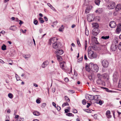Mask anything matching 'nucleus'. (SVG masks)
Listing matches in <instances>:
<instances>
[{"mask_svg":"<svg viewBox=\"0 0 121 121\" xmlns=\"http://www.w3.org/2000/svg\"><path fill=\"white\" fill-rule=\"evenodd\" d=\"M89 67L91 70L92 71L97 72L99 70L98 66L96 64H94L92 63H91L89 64Z\"/></svg>","mask_w":121,"mask_h":121,"instance_id":"1","label":"nucleus"},{"mask_svg":"<svg viewBox=\"0 0 121 121\" xmlns=\"http://www.w3.org/2000/svg\"><path fill=\"white\" fill-rule=\"evenodd\" d=\"M88 57L91 59L96 58V55L95 53L93 51L90 50L88 51Z\"/></svg>","mask_w":121,"mask_h":121,"instance_id":"2","label":"nucleus"},{"mask_svg":"<svg viewBox=\"0 0 121 121\" xmlns=\"http://www.w3.org/2000/svg\"><path fill=\"white\" fill-rule=\"evenodd\" d=\"M117 43L118 41L117 40L115 39L113 40V43L112 44L111 47V50L115 51L116 50L117 48V46L116 44V43Z\"/></svg>","mask_w":121,"mask_h":121,"instance_id":"3","label":"nucleus"},{"mask_svg":"<svg viewBox=\"0 0 121 121\" xmlns=\"http://www.w3.org/2000/svg\"><path fill=\"white\" fill-rule=\"evenodd\" d=\"M102 64L103 67L105 68L108 67L109 65L108 61L105 59H104L102 61Z\"/></svg>","mask_w":121,"mask_h":121,"instance_id":"4","label":"nucleus"},{"mask_svg":"<svg viewBox=\"0 0 121 121\" xmlns=\"http://www.w3.org/2000/svg\"><path fill=\"white\" fill-rule=\"evenodd\" d=\"M92 34L94 36L97 35L99 32V30L98 28H94L92 30Z\"/></svg>","mask_w":121,"mask_h":121,"instance_id":"5","label":"nucleus"},{"mask_svg":"<svg viewBox=\"0 0 121 121\" xmlns=\"http://www.w3.org/2000/svg\"><path fill=\"white\" fill-rule=\"evenodd\" d=\"M60 43H57V42L54 43L52 44L53 48L56 49H60L61 47L60 46Z\"/></svg>","mask_w":121,"mask_h":121,"instance_id":"6","label":"nucleus"},{"mask_svg":"<svg viewBox=\"0 0 121 121\" xmlns=\"http://www.w3.org/2000/svg\"><path fill=\"white\" fill-rule=\"evenodd\" d=\"M115 4L114 2H110L108 5L109 8L110 9H114L115 7Z\"/></svg>","mask_w":121,"mask_h":121,"instance_id":"7","label":"nucleus"},{"mask_svg":"<svg viewBox=\"0 0 121 121\" xmlns=\"http://www.w3.org/2000/svg\"><path fill=\"white\" fill-rule=\"evenodd\" d=\"M57 40V39L56 37H54L51 38L49 39V44L51 45V43L53 44L55 42H56V41Z\"/></svg>","mask_w":121,"mask_h":121,"instance_id":"8","label":"nucleus"},{"mask_svg":"<svg viewBox=\"0 0 121 121\" xmlns=\"http://www.w3.org/2000/svg\"><path fill=\"white\" fill-rule=\"evenodd\" d=\"M64 52L62 50H59L58 49L57 51H56L55 53L56 54V55H60L62 54Z\"/></svg>","mask_w":121,"mask_h":121,"instance_id":"9","label":"nucleus"},{"mask_svg":"<svg viewBox=\"0 0 121 121\" xmlns=\"http://www.w3.org/2000/svg\"><path fill=\"white\" fill-rule=\"evenodd\" d=\"M121 30V24H119L117 26L116 30V32L117 33H119Z\"/></svg>","mask_w":121,"mask_h":121,"instance_id":"10","label":"nucleus"},{"mask_svg":"<svg viewBox=\"0 0 121 121\" xmlns=\"http://www.w3.org/2000/svg\"><path fill=\"white\" fill-rule=\"evenodd\" d=\"M109 26L111 28H114L116 26V24L115 22L113 21H112L110 22L109 24Z\"/></svg>","mask_w":121,"mask_h":121,"instance_id":"11","label":"nucleus"},{"mask_svg":"<svg viewBox=\"0 0 121 121\" xmlns=\"http://www.w3.org/2000/svg\"><path fill=\"white\" fill-rule=\"evenodd\" d=\"M94 17L92 15L90 16L87 18V20L89 22L93 21L94 20Z\"/></svg>","mask_w":121,"mask_h":121,"instance_id":"12","label":"nucleus"},{"mask_svg":"<svg viewBox=\"0 0 121 121\" xmlns=\"http://www.w3.org/2000/svg\"><path fill=\"white\" fill-rule=\"evenodd\" d=\"M96 82L99 85H103L104 82L101 79H98L96 81Z\"/></svg>","mask_w":121,"mask_h":121,"instance_id":"13","label":"nucleus"},{"mask_svg":"<svg viewBox=\"0 0 121 121\" xmlns=\"http://www.w3.org/2000/svg\"><path fill=\"white\" fill-rule=\"evenodd\" d=\"M48 64V61H46L43 63L41 65V67L44 68L46 67Z\"/></svg>","mask_w":121,"mask_h":121,"instance_id":"14","label":"nucleus"},{"mask_svg":"<svg viewBox=\"0 0 121 121\" xmlns=\"http://www.w3.org/2000/svg\"><path fill=\"white\" fill-rule=\"evenodd\" d=\"M121 9V4H117L115 8V10L118 11Z\"/></svg>","mask_w":121,"mask_h":121,"instance_id":"15","label":"nucleus"},{"mask_svg":"<svg viewBox=\"0 0 121 121\" xmlns=\"http://www.w3.org/2000/svg\"><path fill=\"white\" fill-rule=\"evenodd\" d=\"M106 114L107 118H109L111 117V116L110 115V111L108 110L106 112Z\"/></svg>","mask_w":121,"mask_h":121,"instance_id":"16","label":"nucleus"},{"mask_svg":"<svg viewBox=\"0 0 121 121\" xmlns=\"http://www.w3.org/2000/svg\"><path fill=\"white\" fill-rule=\"evenodd\" d=\"M100 96L99 95H96L94 96V99L96 100H100Z\"/></svg>","mask_w":121,"mask_h":121,"instance_id":"17","label":"nucleus"},{"mask_svg":"<svg viewBox=\"0 0 121 121\" xmlns=\"http://www.w3.org/2000/svg\"><path fill=\"white\" fill-rule=\"evenodd\" d=\"M9 29L13 31H15L17 30V27L15 26H11L9 28Z\"/></svg>","mask_w":121,"mask_h":121,"instance_id":"18","label":"nucleus"},{"mask_svg":"<svg viewBox=\"0 0 121 121\" xmlns=\"http://www.w3.org/2000/svg\"><path fill=\"white\" fill-rule=\"evenodd\" d=\"M93 27L94 28H98L99 26L98 24L97 23H92Z\"/></svg>","mask_w":121,"mask_h":121,"instance_id":"19","label":"nucleus"},{"mask_svg":"<svg viewBox=\"0 0 121 121\" xmlns=\"http://www.w3.org/2000/svg\"><path fill=\"white\" fill-rule=\"evenodd\" d=\"M65 64V62H63L60 63V66L62 68H63Z\"/></svg>","mask_w":121,"mask_h":121,"instance_id":"20","label":"nucleus"},{"mask_svg":"<svg viewBox=\"0 0 121 121\" xmlns=\"http://www.w3.org/2000/svg\"><path fill=\"white\" fill-rule=\"evenodd\" d=\"M57 58V60L59 62L61 61L62 60V59L61 56L59 55H56Z\"/></svg>","mask_w":121,"mask_h":121,"instance_id":"21","label":"nucleus"},{"mask_svg":"<svg viewBox=\"0 0 121 121\" xmlns=\"http://www.w3.org/2000/svg\"><path fill=\"white\" fill-rule=\"evenodd\" d=\"M102 77L104 78H107L108 79V76L106 73H104L102 75Z\"/></svg>","mask_w":121,"mask_h":121,"instance_id":"22","label":"nucleus"},{"mask_svg":"<svg viewBox=\"0 0 121 121\" xmlns=\"http://www.w3.org/2000/svg\"><path fill=\"white\" fill-rule=\"evenodd\" d=\"M103 10L102 9L99 8L98 10H96L95 12L96 13H101L102 12Z\"/></svg>","mask_w":121,"mask_h":121,"instance_id":"23","label":"nucleus"},{"mask_svg":"<svg viewBox=\"0 0 121 121\" xmlns=\"http://www.w3.org/2000/svg\"><path fill=\"white\" fill-rule=\"evenodd\" d=\"M90 10L91 9L90 7H87L85 10V13L86 14L89 13Z\"/></svg>","mask_w":121,"mask_h":121,"instance_id":"24","label":"nucleus"},{"mask_svg":"<svg viewBox=\"0 0 121 121\" xmlns=\"http://www.w3.org/2000/svg\"><path fill=\"white\" fill-rule=\"evenodd\" d=\"M100 2V0H95V4L98 5H99Z\"/></svg>","mask_w":121,"mask_h":121,"instance_id":"25","label":"nucleus"},{"mask_svg":"<svg viewBox=\"0 0 121 121\" xmlns=\"http://www.w3.org/2000/svg\"><path fill=\"white\" fill-rule=\"evenodd\" d=\"M88 99L90 100H92L94 99V96L91 95H89L88 96Z\"/></svg>","mask_w":121,"mask_h":121,"instance_id":"26","label":"nucleus"},{"mask_svg":"<svg viewBox=\"0 0 121 121\" xmlns=\"http://www.w3.org/2000/svg\"><path fill=\"white\" fill-rule=\"evenodd\" d=\"M33 114L34 115L36 116H38L40 115L39 113L37 111L34 112H33Z\"/></svg>","mask_w":121,"mask_h":121,"instance_id":"27","label":"nucleus"},{"mask_svg":"<svg viewBox=\"0 0 121 121\" xmlns=\"http://www.w3.org/2000/svg\"><path fill=\"white\" fill-rule=\"evenodd\" d=\"M6 47L5 45L3 44V45L2 46V49L3 50H6Z\"/></svg>","mask_w":121,"mask_h":121,"instance_id":"28","label":"nucleus"},{"mask_svg":"<svg viewBox=\"0 0 121 121\" xmlns=\"http://www.w3.org/2000/svg\"><path fill=\"white\" fill-rule=\"evenodd\" d=\"M8 96L9 98L12 99L13 98V95L12 94L9 93L8 94Z\"/></svg>","mask_w":121,"mask_h":121,"instance_id":"29","label":"nucleus"},{"mask_svg":"<svg viewBox=\"0 0 121 121\" xmlns=\"http://www.w3.org/2000/svg\"><path fill=\"white\" fill-rule=\"evenodd\" d=\"M23 56L26 59H27L28 58H30V55H23Z\"/></svg>","mask_w":121,"mask_h":121,"instance_id":"30","label":"nucleus"},{"mask_svg":"<svg viewBox=\"0 0 121 121\" xmlns=\"http://www.w3.org/2000/svg\"><path fill=\"white\" fill-rule=\"evenodd\" d=\"M109 38V36H102L101 37V38L105 39H108Z\"/></svg>","mask_w":121,"mask_h":121,"instance_id":"31","label":"nucleus"},{"mask_svg":"<svg viewBox=\"0 0 121 121\" xmlns=\"http://www.w3.org/2000/svg\"><path fill=\"white\" fill-rule=\"evenodd\" d=\"M39 20L40 22L41 23H43L44 22L43 19L41 17L39 18Z\"/></svg>","mask_w":121,"mask_h":121,"instance_id":"32","label":"nucleus"},{"mask_svg":"<svg viewBox=\"0 0 121 121\" xmlns=\"http://www.w3.org/2000/svg\"><path fill=\"white\" fill-rule=\"evenodd\" d=\"M87 41L85 40V50H86L87 47Z\"/></svg>","mask_w":121,"mask_h":121,"instance_id":"33","label":"nucleus"},{"mask_svg":"<svg viewBox=\"0 0 121 121\" xmlns=\"http://www.w3.org/2000/svg\"><path fill=\"white\" fill-rule=\"evenodd\" d=\"M86 70L87 71L89 72L91 70V68L89 67V66H86Z\"/></svg>","mask_w":121,"mask_h":121,"instance_id":"34","label":"nucleus"},{"mask_svg":"<svg viewBox=\"0 0 121 121\" xmlns=\"http://www.w3.org/2000/svg\"><path fill=\"white\" fill-rule=\"evenodd\" d=\"M65 98L66 101L67 102H68L70 100L69 98L67 96H65Z\"/></svg>","mask_w":121,"mask_h":121,"instance_id":"35","label":"nucleus"},{"mask_svg":"<svg viewBox=\"0 0 121 121\" xmlns=\"http://www.w3.org/2000/svg\"><path fill=\"white\" fill-rule=\"evenodd\" d=\"M92 90L94 92H98L97 89L96 88V87H92Z\"/></svg>","mask_w":121,"mask_h":121,"instance_id":"36","label":"nucleus"},{"mask_svg":"<svg viewBox=\"0 0 121 121\" xmlns=\"http://www.w3.org/2000/svg\"><path fill=\"white\" fill-rule=\"evenodd\" d=\"M102 75H101L100 73H98L97 75V77L98 79H101Z\"/></svg>","mask_w":121,"mask_h":121,"instance_id":"37","label":"nucleus"},{"mask_svg":"<svg viewBox=\"0 0 121 121\" xmlns=\"http://www.w3.org/2000/svg\"><path fill=\"white\" fill-rule=\"evenodd\" d=\"M104 88L105 90L106 91L108 92H112V91L109 90L108 88H107L106 87H104Z\"/></svg>","mask_w":121,"mask_h":121,"instance_id":"38","label":"nucleus"},{"mask_svg":"<svg viewBox=\"0 0 121 121\" xmlns=\"http://www.w3.org/2000/svg\"><path fill=\"white\" fill-rule=\"evenodd\" d=\"M85 35L87 36H88L89 34V31L86 29L85 30Z\"/></svg>","mask_w":121,"mask_h":121,"instance_id":"39","label":"nucleus"},{"mask_svg":"<svg viewBox=\"0 0 121 121\" xmlns=\"http://www.w3.org/2000/svg\"><path fill=\"white\" fill-rule=\"evenodd\" d=\"M66 115L69 116H73L74 115L71 113H69L66 114Z\"/></svg>","mask_w":121,"mask_h":121,"instance_id":"40","label":"nucleus"},{"mask_svg":"<svg viewBox=\"0 0 121 121\" xmlns=\"http://www.w3.org/2000/svg\"><path fill=\"white\" fill-rule=\"evenodd\" d=\"M69 105L68 104V103H67V102L66 103H64L62 105V107H63L65 106H67V105Z\"/></svg>","mask_w":121,"mask_h":121,"instance_id":"41","label":"nucleus"},{"mask_svg":"<svg viewBox=\"0 0 121 121\" xmlns=\"http://www.w3.org/2000/svg\"><path fill=\"white\" fill-rule=\"evenodd\" d=\"M83 59V56H82L81 58H80L78 60V62H82Z\"/></svg>","mask_w":121,"mask_h":121,"instance_id":"42","label":"nucleus"},{"mask_svg":"<svg viewBox=\"0 0 121 121\" xmlns=\"http://www.w3.org/2000/svg\"><path fill=\"white\" fill-rule=\"evenodd\" d=\"M48 5L49 7L50 8L52 9H53L54 8L52 7V5H51L50 3H48L47 4Z\"/></svg>","mask_w":121,"mask_h":121,"instance_id":"43","label":"nucleus"},{"mask_svg":"<svg viewBox=\"0 0 121 121\" xmlns=\"http://www.w3.org/2000/svg\"><path fill=\"white\" fill-rule=\"evenodd\" d=\"M46 106V104L45 103H43L42 104V107L43 108H44Z\"/></svg>","mask_w":121,"mask_h":121,"instance_id":"44","label":"nucleus"},{"mask_svg":"<svg viewBox=\"0 0 121 121\" xmlns=\"http://www.w3.org/2000/svg\"><path fill=\"white\" fill-rule=\"evenodd\" d=\"M16 77L17 80H19L20 79V78L18 77V75L17 74H16Z\"/></svg>","mask_w":121,"mask_h":121,"instance_id":"45","label":"nucleus"},{"mask_svg":"<svg viewBox=\"0 0 121 121\" xmlns=\"http://www.w3.org/2000/svg\"><path fill=\"white\" fill-rule=\"evenodd\" d=\"M38 23V21L36 20L35 19L34 22V24L35 25H37Z\"/></svg>","mask_w":121,"mask_h":121,"instance_id":"46","label":"nucleus"},{"mask_svg":"<svg viewBox=\"0 0 121 121\" xmlns=\"http://www.w3.org/2000/svg\"><path fill=\"white\" fill-rule=\"evenodd\" d=\"M118 48L119 50H121V42H120L118 46Z\"/></svg>","mask_w":121,"mask_h":121,"instance_id":"47","label":"nucleus"},{"mask_svg":"<svg viewBox=\"0 0 121 121\" xmlns=\"http://www.w3.org/2000/svg\"><path fill=\"white\" fill-rule=\"evenodd\" d=\"M77 44L78 45V46H79V47H80V46H81V45L80 43V42H79V40L78 39H77Z\"/></svg>","mask_w":121,"mask_h":121,"instance_id":"48","label":"nucleus"},{"mask_svg":"<svg viewBox=\"0 0 121 121\" xmlns=\"http://www.w3.org/2000/svg\"><path fill=\"white\" fill-rule=\"evenodd\" d=\"M82 103L84 105L86 104V102L85 99H83L82 100Z\"/></svg>","mask_w":121,"mask_h":121,"instance_id":"49","label":"nucleus"},{"mask_svg":"<svg viewBox=\"0 0 121 121\" xmlns=\"http://www.w3.org/2000/svg\"><path fill=\"white\" fill-rule=\"evenodd\" d=\"M64 28L63 27H60L59 29V30L60 31H62L64 29Z\"/></svg>","mask_w":121,"mask_h":121,"instance_id":"50","label":"nucleus"},{"mask_svg":"<svg viewBox=\"0 0 121 121\" xmlns=\"http://www.w3.org/2000/svg\"><path fill=\"white\" fill-rule=\"evenodd\" d=\"M64 80L66 82H68L69 80L68 78H67L64 79Z\"/></svg>","mask_w":121,"mask_h":121,"instance_id":"51","label":"nucleus"},{"mask_svg":"<svg viewBox=\"0 0 121 121\" xmlns=\"http://www.w3.org/2000/svg\"><path fill=\"white\" fill-rule=\"evenodd\" d=\"M56 108H57V110L58 111H60L61 109L60 107L59 106H57V107Z\"/></svg>","mask_w":121,"mask_h":121,"instance_id":"52","label":"nucleus"},{"mask_svg":"<svg viewBox=\"0 0 121 121\" xmlns=\"http://www.w3.org/2000/svg\"><path fill=\"white\" fill-rule=\"evenodd\" d=\"M92 47L93 49L94 50H96L97 49V48L96 46L95 45L93 46H92Z\"/></svg>","mask_w":121,"mask_h":121,"instance_id":"53","label":"nucleus"},{"mask_svg":"<svg viewBox=\"0 0 121 121\" xmlns=\"http://www.w3.org/2000/svg\"><path fill=\"white\" fill-rule=\"evenodd\" d=\"M36 102L38 104H39L40 103V101L39 99H37L36 100Z\"/></svg>","mask_w":121,"mask_h":121,"instance_id":"54","label":"nucleus"},{"mask_svg":"<svg viewBox=\"0 0 121 121\" xmlns=\"http://www.w3.org/2000/svg\"><path fill=\"white\" fill-rule=\"evenodd\" d=\"M73 111V112L74 113H76L77 112V111L76 109H74Z\"/></svg>","mask_w":121,"mask_h":121,"instance_id":"55","label":"nucleus"},{"mask_svg":"<svg viewBox=\"0 0 121 121\" xmlns=\"http://www.w3.org/2000/svg\"><path fill=\"white\" fill-rule=\"evenodd\" d=\"M56 89L55 88H53L52 89V91L53 92H54L55 91Z\"/></svg>","mask_w":121,"mask_h":121,"instance_id":"56","label":"nucleus"},{"mask_svg":"<svg viewBox=\"0 0 121 121\" xmlns=\"http://www.w3.org/2000/svg\"><path fill=\"white\" fill-rule=\"evenodd\" d=\"M65 113H67L69 112V110L67 109H65Z\"/></svg>","mask_w":121,"mask_h":121,"instance_id":"57","label":"nucleus"},{"mask_svg":"<svg viewBox=\"0 0 121 121\" xmlns=\"http://www.w3.org/2000/svg\"><path fill=\"white\" fill-rule=\"evenodd\" d=\"M118 87H119L121 88V83L119 82L118 83Z\"/></svg>","mask_w":121,"mask_h":121,"instance_id":"58","label":"nucleus"},{"mask_svg":"<svg viewBox=\"0 0 121 121\" xmlns=\"http://www.w3.org/2000/svg\"><path fill=\"white\" fill-rule=\"evenodd\" d=\"M19 116L18 115H16L15 117V118H17V119L19 118Z\"/></svg>","mask_w":121,"mask_h":121,"instance_id":"59","label":"nucleus"},{"mask_svg":"<svg viewBox=\"0 0 121 121\" xmlns=\"http://www.w3.org/2000/svg\"><path fill=\"white\" fill-rule=\"evenodd\" d=\"M100 105H101L102 104V101L101 100H99V103H98Z\"/></svg>","mask_w":121,"mask_h":121,"instance_id":"60","label":"nucleus"},{"mask_svg":"<svg viewBox=\"0 0 121 121\" xmlns=\"http://www.w3.org/2000/svg\"><path fill=\"white\" fill-rule=\"evenodd\" d=\"M97 114H94V118L95 119H96L97 118Z\"/></svg>","mask_w":121,"mask_h":121,"instance_id":"61","label":"nucleus"},{"mask_svg":"<svg viewBox=\"0 0 121 121\" xmlns=\"http://www.w3.org/2000/svg\"><path fill=\"white\" fill-rule=\"evenodd\" d=\"M86 112H88V113H91V110H89V109H87L86 111Z\"/></svg>","mask_w":121,"mask_h":121,"instance_id":"62","label":"nucleus"},{"mask_svg":"<svg viewBox=\"0 0 121 121\" xmlns=\"http://www.w3.org/2000/svg\"><path fill=\"white\" fill-rule=\"evenodd\" d=\"M84 59L86 60H87V56H86V54H85V55H84Z\"/></svg>","mask_w":121,"mask_h":121,"instance_id":"63","label":"nucleus"},{"mask_svg":"<svg viewBox=\"0 0 121 121\" xmlns=\"http://www.w3.org/2000/svg\"><path fill=\"white\" fill-rule=\"evenodd\" d=\"M22 119H23V118H18L17 119V121H21V120Z\"/></svg>","mask_w":121,"mask_h":121,"instance_id":"64","label":"nucleus"}]
</instances>
